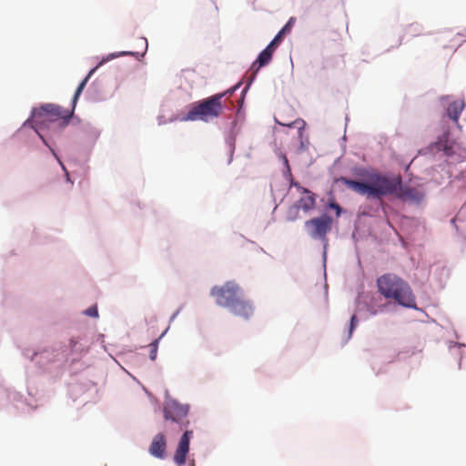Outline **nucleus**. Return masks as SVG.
Instances as JSON below:
<instances>
[{
    "label": "nucleus",
    "mask_w": 466,
    "mask_h": 466,
    "mask_svg": "<svg viewBox=\"0 0 466 466\" xmlns=\"http://www.w3.org/2000/svg\"><path fill=\"white\" fill-rule=\"evenodd\" d=\"M122 56H127V55H133L132 52H123L121 53Z\"/></svg>",
    "instance_id": "22"
},
{
    "label": "nucleus",
    "mask_w": 466,
    "mask_h": 466,
    "mask_svg": "<svg viewBox=\"0 0 466 466\" xmlns=\"http://www.w3.org/2000/svg\"><path fill=\"white\" fill-rule=\"evenodd\" d=\"M167 441L163 433L157 434L150 446L149 453L158 459H164L166 457Z\"/></svg>",
    "instance_id": "10"
},
{
    "label": "nucleus",
    "mask_w": 466,
    "mask_h": 466,
    "mask_svg": "<svg viewBox=\"0 0 466 466\" xmlns=\"http://www.w3.org/2000/svg\"><path fill=\"white\" fill-rule=\"evenodd\" d=\"M332 222V218L324 214L320 217L307 220L305 222V228L312 238L323 240L330 231Z\"/></svg>",
    "instance_id": "7"
},
{
    "label": "nucleus",
    "mask_w": 466,
    "mask_h": 466,
    "mask_svg": "<svg viewBox=\"0 0 466 466\" xmlns=\"http://www.w3.org/2000/svg\"><path fill=\"white\" fill-rule=\"evenodd\" d=\"M189 466H195V461H192L190 462V465H189Z\"/></svg>",
    "instance_id": "23"
},
{
    "label": "nucleus",
    "mask_w": 466,
    "mask_h": 466,
    "mask_svg": "<svg viewBox=\"0 0 466 466\" xmlns=\"http://www.w3.org/2000/svg\"><path fill=\"white\" fill-rule=\"evenodd\" d=\"M464 108L465 101L463 99L454 100L446 108V116L451 119L459 127H461L459 124V118Z\"/></svg>",
    "instance_id": "12"
},
{
    "label": "nucleus",
    "mask_w": 466,
    "mask_h": 466,
    "mask_svg": "<svg viewBox=\"0 0 466 466\" xmlns=\"http://www.w3.org/2000/svg\"><path fill=\"white\" fill-rule=\"evenodd\" d=\"M238 86L233 89L218 93L205 99L193 103L187 113L181 117L182 121H203L210 122L219 117L224 110L222 98L227 94H232Z\"/></svg>",
    "instance_id": "4"
},
{
    "label": "nucleus",
    "mask_w": 466,
    "mask_h": 466,
    "mask_svg": "<svg viewBox=\"0 0 466 466\" xmlns=\"http://www.w3.org/2000/svg\"><path fill=\"white\" fill-rule=\"evenodd\" d=\"M440 149L443 150L445 155L450 157L452 155V148L451 146L445 144V145H442V144H440Z\"/></svg>",
    "instance_id": "18"
},
{
    "label": "nucleus",
    "mask_w": 466,
    "mask_h": 466,
    "mask_svg": "<svg viewBox=\"0 0 466 466\" xmlns=\"http://www.w3.org/2000/svg\"><path fill=\"white\" fill-rule=\"evenodd\" d=\"M277 46L269 43L268 46L259 53L257 60L252 64L251 69L257 73L260 67L267 66L272 59L273 53Z\"/></svg>",
    "instance_id": "11"
},
{
    "label": "nucleus",
    "mask_w": 466,
    "mask_h": 466,
    "mask_svg": "<svg viewBox=\"0 0 466 466\" xmlns=\"http://www.w3.org/2000/svg\"><path fill=\"white\" fill-rule=\"evenodd\" d=\"M96 68L97 67H95L92 70H90L88 75L82 80V82L77 86L73 96L71 110L63 109L60 106L56 104H45L38 108H34L31 115V122L33 124V127L35 129L38 136L44 141L45 144H46V142L44 139L43 136L40 135L39 130H42L45 127H48L50 123H54L58 119H62L63 127H66L68 124L69 119L73 116L76 102L81 93L83 92L89 78L96 70Z\"/></svg>",
    "instance_id": "2"
},
{
    "label": "nucleus",
    "mask_w": 466,
    "mask_h": 466,
    "mask_svg": "<svg viewBox=\"0 0 466 466\" xmlns=\"http://www.w3.org/2000/svg\"><path fill=\"white\" fill-rule=\"evenodd\" d=\"M163 336H164V333H162L161 336L158 339H155L148 346L150 348L149 358H150L151 360H155L157 359V350H158V343H159L160 339Z\"/></svg>",
    "instance_id": "16"
},
{
    "label": "nucleus",
    "mask_w": 466,
    "mask_h": 466,
    "mask_svg": "<svg viewBox=\"0 0 466 466\" xmlns=\"http://www.w3.org/2000/svg\"><path fill=\"white\" fill-rule=\"evenodd\" d=\"M388 305L389 303H381V299L380 298H372L368 304V310L372 315H376L378 313L383 312Z\"/></svg>",
    "instance_id": "13"
},
{
    "label": "nucleus",
    "mask_w": 466,
    "mask_h": 466,
    "mask_svg": "<svg viewBox=\"0 0 466 466\" xmlns=\"http://www.w3.org/2000/svg\"><path fill=\"white\" fill-rule=\"evenodd\" d=\"M243 293L242 289L235 281H228L222 286H215L210 290V295L215 298L216 303L227 309Z\"/></svg>",
    "instance_id": "6"
},
{
    "label": "nucleus",
    "mask_w": 466,
    "mask_h": 466,
    "mask_svg": "<svg viewBox=\"0 0 466 466\" xmlns=\"http://www.w3.org/2000/svg\"><path fill=\"white\" fill-rule=\"evenodd\" d=\"M192 436V431H186L181 436L178 446L174 455V461L177 466H182L186 463V458L189 451V441Z\"/></svg>",
    "instance_id": "9"
},
{
    "label": "nucleus",
    "mask_w": 466,
    "mask_h": 466,
    "mask_svg": "<svg viewBox=\"0 0 466 466\" xmlns=\"http://www.w3.org/2000/svg\"><path fill=\"white\" fill-rule=\"evenodd\" d=\"M378 292L389 301L407 308L417 309L416 297L410 284L394 273H385L376 280Z\"/></svg>",
    "instance_id": "3"
},
{
    "label": "nucleus",
    "mask_w": 466,
    "mask_h": 466,
    "mask_svg": "<svg viewBox=\"0 0 466 466\" xmlns=\"http://www.w3.org/2000/svg\"><path fill=\"white\" fill-rule=\"evenodd\" d=\"M369 183L342 177L341 182L354 192L381 199L385 196H395L402 201L419 204L424 198V192L420 187L403 186L400 176L389 177L379 172L369 176Z\"/></svg>",
    "instance_id": "1"
},
{
    "label": "nucleus",
    "mask_w": 466,
    "mask_h": 466,
    "mask_svg": "<svg viewBox=\"0 0 466 466\" xmlns=\"http://www.w3.org/2000/svg\"><path fill=\"white\" fill-rule=\"evenodd\" d=\"M294 22H295V18L291 17L288 21V23L283 26V28L276 35V36L273 38V40L270 43L278 47V46L281 43L284 35L290 32Z\"/></svg>",
    "instance_id": "14"
},
{
    "label": "nucleus",
    "mask_w": 466,
    "mask_h": 466,
    "mask_svg": "<svg viewBox=\"0 0 466 466\" xmlns=\"http://www.w3.org/2000/svg\"><path fill=\"white\" fill-rule=\"evenodd\" d=\"M329 208H333V209H335V210H336V214H337V216H339V215H340L341 208L339 207V204H337L336 202H331V203L329 204Z\"/></svg>",
    "instance_id": "20"
},
{
    "label": "nucleus",
    "mask_w": 466,
    "mask_h": 466,
    "mask_svg": "<svg viewBox=\"0 0 466 466\" xmlns=\"http://www.w3.org/2000/svg\"><path fill=\"white\" fill-rule=\"evenodd\" d=\"M285 164L287 166V170L289 174V179L290 183V187H294L298 189L299 193L301 195L299 199L296 201L288 210L287 218L289 221H294L299 218V210L302 209L305 213H308L313 210L316 207V195L311 192L309 189L303 187L299 183L296 182L291 175L290 167L289 165V161L286 157Z\"/></svg>",
    "instance_id": "5"
},
{
    "label": "nucleus",
    "mask_w": 466,
    "mask_h": 466,
    "mask_svg": "<svg viewBox=\"0 0 466 466\" xmlns=\"http://www.w3.org/2000/svg\"><path fill=\"white\" fill-rule=\"evenodd\" d=\"M228 309L233 315L244 319L252 317L255 310L252 302L245 297L244 293L228 307Z\"/></svg>",
    "instance_id": "8"
},
{
    "label": "nucleus",
    "mask_w": 466,
    "mask_h": 466,
    "mask_svg": "<svg viewBox=\"0 0 466 466\" xmlns=\"http://www.w3.org/2000/svg\"><path fill=\"white\" fill-rule=\"evenodd\" d=\"M356 324H357V317H356V315H353L350 318V337L351 336V333H352L353 329H355Z\"/></svg>",
    "instance_id": "19"
},
{
    "label": "nucleus",
    "mask_w": 466,
    "mask_h": 466,
    "mask_svg": "<svg viewBox=\"0 0 466 466\" xmlns=\"http://www.w3.org/2000/svg\"><path fill=\"white\" fill-rule=\"evenodd\" d=\"M275 121L278 125L283 126V127H297L299 130V133L302 132V130L305 127V121L301 118H297L294 121L291 122H281L275 118Z\"/></svg>",
    "instance_id": "15"
},
{
    "label": "nucleus",
    "mask_w": 466,
    "mask_h": 466,
    "mask_svg": "<svg viewBox=\"0 0 466 466\" xmlns=\"http://www.w3.org/2000/svg\"><path fill=\"white\" fill-rule=\"evenodd\" d=\"M165 410V418L166 419H169V410Z\"/></svg>",
    "instance_id": "21"
},
{
    "label": "nucleus",
    "mask_w": 466,
    "mask_h": 466,
    "mask_svg": "<svg viewBox=\"0 0 466 466\" xmlns=\"http://www.w3.org/2000/svg\"><path fill=\"white\" fill-rule=\"evenodd\" d=\"M85 314L88 317L92 318H97L98 317V310L96 306H92L85 310Z\"/></svg>",
    "instance_id": "17"
}]
</instances>
